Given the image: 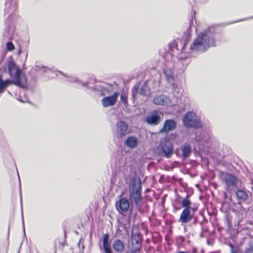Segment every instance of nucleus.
<instances>
[{"instance_id":"nucleus-2","label":"nucleus","mask_w":253,"mask_h":253,"mask_svg":"<svg viewBox=\"0 0 253 253\" xmlns=\"http://www.w3.org/2000/svg\"><path fill=\"white\" fill-rule=\"evenodd\" d=\"M8 73L11 80H3V84L6 88L11 84H14L21 88H24L27 83L25 75L22 73V70L18 68L13 61L10 60L7 62Z\"/></svg>"},{"instance_id":"nucleus-36","label":"nucleus","mask_w":253,"mask_h":253,"mask_svg":"<svg viewBox=\"0 0 253 253\" xmlns=\"http://www.w3.org/2000/svg\"><path fill=\"white\" fill-rule=\"evenodd\" d=\"M177 241L178 243H182L184 241V238L181 236H178L177 238Z\"/></svg>"},{"instance_id":"nucleus-35","label":"nucleus","mask_w":253,"mask_h":253,"mask_svg":"<svg viewBox=\"0 0 253 253\" xmlns=\"http://www.w3.org/2000/svg\"><path fill=\"white\" fill-rule=\"evenodd\" d=\"M246 253H253V243L250 245L249 248L247 249Z\"/></svg>"},{"instance_id":"nucleus-6","label":"nucleus","mask_w":253,"mask_h":253,"mask_svg":"<svg viewBox=\"0 0 253 253\" xmlns=\"http://www.w3.org/2000/svg\"><path fill=\"white\" fill-rule=\"evenodd\" d=\"M142 237L140 233L132 232L131 237V249L128 253H139L142 248Z\"/></svg>"},{"instance_id":"nucleus-21","label":"nucleus","mask_w":253,"mask_h":253,"mask_svg":"<svg viewBox=\"0 0 253 253\" xmlns=\"http://www.w3.org/2000/svg\"><path fill=\"white\" fill-rule=\"evenodd\" d=\"M38 74H44L45 76H46V74L50 73L53 74L56 73L57 71L53 70V69H51L47 67L44 66L41 64H36L34 68H33Z\"/></svg>"},{"instance_id":"nucleus-16","label":"nucleus","mask_w":253,"mask_h":253,"mask_svg":"<svg viewBox=\"0 0 253 253\" xmlns=\"http://www.w3.org/2000/svg\"><path fill=\"white\" fill-rule=\"evenodd\" d=\"M119 95V93L116 92L111 95L104 97L101 100L103 106L106 108L113 106L116 102Z\"/></svg>"},{"instance_id":"nucleus-23","label":"nucleus","mask_w":253,"mask_h":253,"mask_svg":"<svg viewBox=\"0 0 253 253\" xmlns=\"http://www.w3.org/2000/svg\"><path fill=\"white\" fill-rule=\"evenodd\" d=\"M102 242L104 253H113L109 243V236L108 234L107 233L103 235Z\"/></svg>"},{"instance_id":"nucleus-43","label":"nucleus","mask_w":253,"mask_h":253,"mask_svg":"<svg viewBox=\"0 0 253 253\" xmlns=\"http://www.w3.org/2000/svg\"><path fill=\"white\" fill-rule=\"evenodd\" d=\"M175 153L176 154V155L177 156H178V153L177 152V151H176L175 152Z\"/></svg>"},{"instance_id":"nucleus-25","label":"nucleus","mask_w":253,"mask_h":253,"mask_svg":"<svg viewBox=\"0 0 253 253\" xmlns=\"http://www.w3.org/2000/svg\"><path fill=\"white\" fill-rule=\"evenodd\" d=\"M179 42L181 44V50L182 52H183L184 50L185 49V47L186 43L184 42V43L183 44L182 41H181L180 40H178L177 42L174 41L170 42L168 45L169 49L170 51H173L174 49H176V50L179 51V49L178 48V44Z\"/></svg>"},{"instance_id":"nucleus-4","label":"nucleus","mask_w":253,"mask_h":253,"mask_svg":"<svg viewBox=\"0 0 253 253\" xmlns=\"http://www.w3.org/2000/svg\"><path fill=\"white\" fill-rule=\"evenodd\" d=\"M115 207L118 212L122 214L127 212L129 210L128 219L129 220L133 219L134 220L137 215L138 210L134 211L132 208L129 209L130 204L126 198H120L119 201L116 202Z\"/></svg>"},{"instance_id":"nucleus-3","label":"nucleus","mask_w":253,"mask_h":253,"mask_svg":"<svg viewBox=\"0 0 253 253\" xmlns=\"http://www.w3.org/2000/svg\"><path fill=\"white\" fill-rule=\"evenodd\" d=\"M141 179L139 177H138L132 183V188L130 191L129 196L130 201L134 202L137 210L141 206V203L143 199L141 194Z\"/></svg>"},{"instance_id":"nucleus-11","label":"nucleus","mask_w":253,"mask_h":253,"mask_svg":"<svg viewBox=\"0 0 253 253\" xmlns=\"http://www.w3.org/2000/svg\"><path fill=\"white\" fill-rule=\"evenodd\" d=\"M222 181L226 184L227 187H235L237 185V178L233 174L227 172H221L220 174Z\"/></svg>"},{"instance_id":"nucleus-44","label":"nucleus","mask_w":253,"mask_h":253,"mask_svg":"<svg viewBox=\"0 0 253 253\" xmlns=\"http://www.w3.org/2000/svg\"><path fill=\"white\" fill-rule=\"evenodd\" d=\"M196 221H197V219H196V218H195V222H196Z\"/></svg>"},{"instance_id":"nucleus-42","label":"nucleus","mask_w":253,"mask_h":253,"mask_svg":"<svg viewBox=\"0 0 253 253\" xmlns=\"http://www.w3.org/2000/svg\"><path fill=\"white\" fill-rule=\"evenodd\" d=\"M177 253H186L184 251H179Z\"/></svg>"},{"instance_id":"nucleus-14","label":"nucleus","mask_w":253,"mask_h":253,"mask_svg":"<svg viewBox=\"0 0 253 253\" xmlns=\"http://www.w3.org/2000/svg\"><path fill=\"white\" fill-rule=\"evenodd\" d=\"M177 126L176 122L173 119L166 120L164 123L163 127L160 129V132L168 133L169 131L174 130Z\"/></svg>"},{"instance_id":"nucleus-40","label":"nucleus","mask_w":253,"mask_h":253,"mask_svg":"<svg viewBox=\"0 0 253 253\" xmlns=\"http://www.w3.org/2000/svg\"><path fill=\"white\" fill-rule=\"evenodd\" d=\"M21 48H19V50H18V54H20L21 53Z\"/></svg>"},{"instance_id":"nucleus-20","label":"nucleus","mask_w":253,"mask_h":253,"mask_svg":"<svg viewBox=\"0 0 253 253\" xmlns=\"http://www.w3.org/2000/svg\"><path fill=\"white\" fill-rule=\"evenodd\" d=\"M164 73L166 77L167 80L170 85L172 88L176 87L175 83V78L172 71L168 68H166L164 69Z\"/></svg>"},{"instance_id":"nucleus-9","label":"nucleus","mask_w":253,"mask_h":253,"mask_svg":"<svg viewBox=\"0 0 253 253\" xmlns=\"http://www.w3.org/2000/svg\"><path fill=\"white\" fill-rule=\"evenodd\" d=\"M87 88L90 90H95L99 92L101 96H106L111 93L113 91V86L109 84H103L96 85L94 87L89 86L88 85Z\"/></svg>"},{"instance_id":"nucleus-28","label":"nucleus","mask_w":253,"mask_h":253,"mask_svg":"<svg viewBox=\"0 0 253 253\" xmlns=\"http://www.w3.org/2000/svg\"><path fill=\"white\" fill-rule=\"evenodd\" d=\"M191 202L188 199V196L183 198L181 202V205L182 207L184 208H188L191 209Z\"/></svg>"},{"instance_id":"nucleus-34","label":"nucleus","mask_w":253,"mask_h":253,"mask_svg":"<svg viewBox=\"0 0 253 253\" xmlns=\"http://www.w3.org/2000/svg\"><path fill=\"white\" fill-rule=\"evenodd\" d=\"M21 204H22V199H21ZM21 215H22V225H23V230L24 234L25 235V227H24V222L23 215V210H22V206H21Z\"/></svg>"},{"instance_id":"nucleus-18","label":"nucleus","mask_w":253,"mask_h":253,"mask_svg":"<svg viewBox=\"0 0 253 253\" xmlns=\"http://www.w3.org/2000/svg\"><path fill=\"white\" fill-rule=\"evenodd\" d=\"M153 102L157 105H167L171 104V100L169 98L164 95L155 97L153 98Z\"/></svg>"},{"instance_id":"nucleus-39","label":"nucleus","mask_w":253,"mask_h":253,"mask_svg":"<svg viewBox=\"0 0 253 253\" xmlns=\"http://www.w3.org/2000/svg\"><path fill=\"white\" fill-rule=\"evenodd\" d=\"M7 67L6 66L2 67L0 69V70H2L3 69V71H5L6 70Z\"/></svg>"},{"instance_id":"nucleus-19","label":"nucleus","mask_w":253,"mask_h":253,"mask_svg":"<svg viewBox=\"0 0 253 253\" xmlns=\"http://www.w3.org/2000/svg\"><path fill=\"white\" fill-rule=\"evenodd\" d=\"M59 75H62L66 77L69 82L72 83H76L78 85H81L82 87H85L87 88L88 84V82H82L81 80H79L75 76H67L61 71H57L55 73V75L58 76Z\"/></svg>"},{"instance_id":"nucleus-37","label":"nucleus","mask_w":253,"mask_h":253,"mask_svg":"<svg viewBox=\"0 0 253 253\" xmlns=\"http://www.w3.org/2000/svg\"><path fill=\"white\" fill-rule=\"evenodd\" d=\"M197 210V208H192L191 207L190 211L192 212V213L194 214V212Z\"/></svg>"},{"instance_id":"nucleus-30","label":"nucleus","mask_w":253,"mask_h":253,"mask_svg":"<svg viewBox=\"0 0 253 253\" xmlns=\"http://www.w3.org/2000/svg\"><path fill=\"white\" fill-rule=\"evenodd\" d=\"M6 47L7 50L11 51L14 49V45L11 42H8L6 43Z\"/></svg>"},{"instance_id":"nucleus-7","label":"nucleus","mask_w":253,"mask_h":253,"mask_svg":"<svg viewBox=\"0 0 253 253\" xmlns=\"http://www.w3.org/2000/svg\"><path fill=\"white\" fill-rule=\"evenodd\" d=\"M128 133V125L124 121H119L115 125L114 136L119 139H123Z\"/></svg>"},{"instance_id":"nucleus-24","label":"nucleus","mask_w":253,"mask_h":253,"mask_svg":"<svg viewBox=\"0 0 253 253\" xmlns=\"http://www.w3.org/2000/svg\"><path fill=\"white\" fill-rule=\"evenodd\" d=\"M114 250L118 253H122L125 250L124 243L120 239H115L112 245Z\"/></svg>"},{"instance_id":"nucleus-27","label":"nucleus","mask_w":253,"mask_h":253,"mask_svg":"<svg viewBox=\"0 0 253 253\" xmlns=\"http://www.w3.org/2000/svg\"><path fill=\"white\" fill-rule=\"evenodd\" d=\"M236 196L237 199L241 201H246L249 198L247 192L243 190L239 189L236 192Z\"/></svg>"},{"instance_id":"nucleus-5","label":"nucleus","mask_w":253,"mask_h":253,"mask_svg":"<svg viewBox=\"0 0 253 253\" xmlns=\"http://www.w3.org/2000/svg\"><path fill=\"white\" fill-rule=\"evenodd\" d=\"M182 123L186 128L198 129L202 127V121L194 112L189 111L186 113L183 117Z\"/></svg>"},{"instance_id":"nucleus-29","label":"nucleus","mask_w":253,"mask_h":253,"mask_svg":"<svg viewBox=\"0 0 253 253\" xmlns=\"http://www.w3.org/2000/svg\"><path fill=\"white\" fill-rule=\"evenodd\" d=\"M179 60L183 67H186L190 62V59L187 56H180V57L179 59Z\"/></svg>"},{"instance_id":"nucleus-32","label":"nucleus","mask_w":253,"mask_h":253,"mask_svg":"<svg viewBox=\"0 0 253 253\" xmlns=\"http://www.w3.org/2000/svg\"><path fill=\"white\" fill-rule=\"evenodd\" d=\"M82 240V239H80V240L78 244V246L79 248L81 249V247L82 248V249L80 250V253H83L84 252V248H85V246L83 243L81 245Z\"/></svg>"},{"instance_id":"nucleus-45","label":"nucleus","mask_w":253,"mask_h":253,"mask_svg":"<svg viewBox=\"0 0 253 253\" xmlns=\"http://www.w3.org/2000/svg\"><path fill=\"white\" fill-rule=\"evenodd\" d=\"M231 253H236L235 252H234L233 251Z\"/></svg>"},{"instance_id":"nucleus-1","label":"nucleus","mask_w":253,"mask_h":253,"mask_svg":"<svg viewBox=\"0 0 253 253\" xmlns=\"http://www.w3.org/2000/svg\"><path fill=\"white\" fill-rule=\"evenodd\" d=\"M221 40L222 35L215 26L208 27L197 34L190 45V52L194 54L205 52L209 48L216 46V42Z\"/></svg>"},{"instance_id":"nucleus-10","label":"nucleus","mask_w":253,"mask_h":253,"mask_svg":"<svg viewBox=\"0 0 253 253\" xmlns=\"http://www.w3.org/2000/svg\"><path fill=\"white\" fill-rule=\"evenodd\" d=\"M160 145L164 156L169 158L172 155L173 149L171 141L167 138L163 139L160 141Z\"/></svg>"},{"instance_id":"nucleus-22","label":"nucleus","mask_w":253,"mask_h":253,"mask_svg":"<svg viewBox=\"0 0 253 253\" xmlns=\"http://www.w3.org/2000/svg\"><path fill=\"white\" fill-rule=\"evenodd\" d=\"M138 144V139L136 136L133 135L128 136L124 142V145L130 149H133L136 147Z\"/></svg>"},{"instance_id":"nucleus-33","label":"nucleus","mask_w":253,"mask_h":253,"mask_svg":"<svg viewBox=\"0 0 253 253\" xmlns=\"http://www.w3.org/2000/svg\"><path fill=\"white\" fill-rule=\"evenodd\" d=\"M121 100L124 103V105L127 104V97L125 94H121Z\"/></svg>"},{"instance_id":"nucleus-46","label":"nucleus","mask_w":253,"mask_h":253,"mask_svg":"<svg viewBox=\"0 0 253 253\" xmlns=\"http://www.w3.org/2000/svg\"><path fill=\"white\" fill-rule=\"evenodd\" d=\"M9 235V231H8V236Z\"/></svg>"},{"instance_id":"nucleus-13","label":"nucleus","mask_w":253,"mask_h":253,"mask_svg":"<svg viewBox=\"0 0 253 253\" xmlns=\"http://www.w3.org/2000/svg\"><path fill=\"white\" fill-rule=\"evenodd\" d=\"M17 8L16 0H6L5 3V8L4 9V15L9 14L10 15L9 20L11 21V18L12 13L14 12Z\"/></svg>"},{"instance_id":"nucleus-41","label":"nucleus","mask_w":253,"mask_h":253,"mask_svg":"<svg viewBox=\"0 0 253 253\" xmlns=\"http://www.w3.org/2000/svg\"><path fill=\"white\" fill-rule=\"evenodd\" d=\"M18 178H19V180H20V177H19V174L18 173ZM19 187H20V189L21 188V184H20V181H19Z\"/></svg>"},{"instance_id":"nucleus-8","label":"nucleus","mask_w":253,"mask_h":253,"mask_svg":"<svg viewBox=\"0 0 253 253\" xmlns=\"http://www.w3.org/2000/svg\"><path fill=\"white\" fill-rule=\"evenodd\" d=\"M10 16V15L4 20L5 28L2 34L3 39L7 41L12 39L15 33V27L11 24V21L9 20Z\"/></svg>"},{"instance_id":"nucleus-38","label":"nucleus","mask_w":253,"mask_h":253,"mask_svg":"<svg viewBox=\"0 0 253 253\" xmlns=\"http://www.w3.org/2000/svg\"><path fill=\"white\" fill-rule=\"evenodd\" d=\"M8 246H9V241H8L7 245V247H6V253H7V252L8 249Z\"/></svg>"},{"instance_id":"nucleus-17","label":"nucleus","mask_w":253,"mask_h":253,"mask_svg":"<svg viewBox=\"0 0 253 253\" xmlns=\"http://www.w3.org/2000/svg\"><path fill=\"white\" fill-rule=\"evenodd\" d=\"M193 218V213L190 211V209L184 208L182 211L179 219V221L182 223L189 222Z\"/></svg>"},{"instance_id":"nucleus-26","label":"nucleus","mask_w":253,"mask_h":253,"mask_svg":"<svg viewBox=\"0 0 253 253\" xmlns=\"http://www.w3.org/2000/svg\"><path fill=\"white\" fill-rule=\"evenodd\" d=\"M182 159L184 160L189 158L191 154V148L188 143H185L181 147Z\"/></svg>"},{"instance_id":"nucleus-31","label":"nucleus","mask_w":253,"mask_h":253,"mask_svg":"<svg viewBox=\"0 0 253 253\" xmlns=\"http://www.w3.org/2000/svg\"><path fill=\"white\" fill-rule=\"evenodd\" d=\"M6 88L4 84H3V80L1 76H0V94L3 93Z\"/></svg>"},{"instance_id":"nucleus-15","label":"nucleus","mask_w":253,"mask_h":253,"mask_svg":"<svg viewBox=\"0 0 253 253\" xmlns=\"http://www.w3.org/2000/svg\"><path fill=\"white\" fill-rule=\"evenodd\" d=\"M144 121L150 126H157L161 121V116L156 111L145 118Z\"/></svg>"},{"instance_id":"nucleus-12","label":"nucleus","mask_w":253,"mask_h":253,"mask_svg":"<svg viewBox=\"0 0 253 253\" xmlns=\"http://www.w3.org/2000/svg\"><path fill=\"white\" fill-rule=\"evenodd\" d=\"M138 92L142 96H148L150 94V89L145 82L143 84L140 89L139 84H135L131 90V95L133 99Z\"/></svg>"}]
</instances>
